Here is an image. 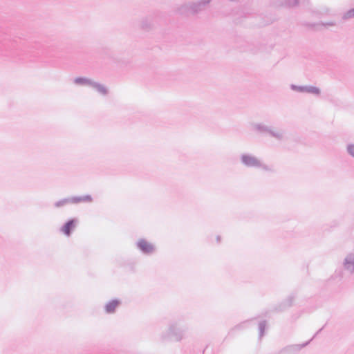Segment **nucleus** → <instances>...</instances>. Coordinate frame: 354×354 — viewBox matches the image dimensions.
Instances as JSON below:
<instances>
[{"label": "nucleus", "mask_w": 354, "mask_h": 354, "mask_svg": "<svg viewBox=\"0 0 354 354\" xmlns=\"http://www.w3.org/2000/svg\"><path fill=\"white\" fill-rule=\"evenodd\" d=\"M295 299V295L294 294H291L284 301H283L281 304L276 306L275 310L277 311L285 310L286 308L292 306Z\"/></svg>", "instance_id": "nucleus-9"}, {"label": "nucleus", "mask_w": 354, "mask_h": 354, "mask_svg": "<svg viewBox=\"0 0 354 354\" xmlns=\"http://www.w3.org/2000/svg\"><path fill=\"white\" fill-rule=\"evenodd\" d=\"M140 26L143 30H147L150 29L151 27V21L147 18H145V19H142V21L140 22Z\"/></svg>", "instance_id": "nucleus-20"}, {"label": "nucleus", "mask_w": 354, "mask_h": 354, "mask_svg": "<svg viewBox=\"0 0 354 354\" xmlns=\"http://www.w3.org/2000/svg\"><path fill=\"white\" fill-rule=\"evenodd\" d=\"M253 127L255 131L262 135H269L278 141L286 140V131L282 129L276 128L263 123L254 124Z\"/></svg>", "instance_id": "nucleus-3"}, {"label": "nucleus", "mask_w": 354, "mask_h": 354, "mask_svg": "<svg viewBox=\"0 0 354 354\" xmlns=\"http://www.w3.org/2000/svg\"><path fill=\"white\" fill-rule=\"evenodd\" d=\"M310 344L308 340L302 344H290L282 348L277 354H298L299 352Z\"/></svg>", "instance_id": "nucleus-5"}, {"label": "nucleus", "mask_w": 354, "mask_h": 354, "mask_svg": "<svg viewBox=\"0 0 354 354\" xmlns=\"http://www.w3.org/2000/svg\"><path fill=\"white\" fill-rule=\"evenodd\" d=\"M90 87L95 89L98 93L103 96H106L109 93V89L104 85L93 80L92 81Z\"/></svg>", "instance_id": "nucleus-12"}, {"label": "nucleus", "mask_w": 354, "mask_h": 354, "mask_svg": "<svg viewBox=\"0 0 354 354\" xmlns=\"http://www.w3.org/2000/svg\"><path fill=\"white\" fill-rule=\"evenodd\" d=\"M342 265L345 270L354 274V252L349 253L345 257Z\"/></svg>", "instance_id": "nucleus-8"}, {"label": "nucleus", "mask_w": 354, "mask_h": 354, "mask_svg": "<svg viewBox=\"0 0 354 354\" xmlns=\"http://www.w3.org/2000/svg\"><path fill=\"white\" fill-rule=\"evenodd\" d=\"M187 329V326L180 319L170 322L167 328L161 333L160 340L179 342L185 337Z\"/></svg>", "instance_id": "nucleus-1"}, {"label": "nucleus", "mask_w": 354, "mask_h": 354, "mask_svg": "<svg viewBox=\"0 0 354 354\" xmlns=\"http://www.w3.org/2000/svg\"><path fill=\"white\" fill-rule=\"evenodd\" d=\"M290 89L301 93H310V85L297 86L296 84H290Z\"/></svg>", "instance_id": "nucleus-15"}, {"label": "nucleus", "mask_w": 354, "mask_h": 354, "mask_svg": "<svg viewBox=\"0 0 354 354\" xmlns=\"http://www.w3.org/2000/svg\"><path fill=\"white\" fill-rule=\"evenodd\" d=\"M248 322H249V321H248V320L245 321V322H242V323H241V324H239L236 325V326L234 327V330H241V329H243V328H244L246 326V325H247V324H248Z\"/></svg>", "instance_id": "nucleus-22"}, {"label": "nucleus", "mask_w": 354, "mask_h": 354, "mask_svg": "<svg viewBox=\"0 0 354 354\" xmlns=\"http://www.w3.org/2000/svg\"><path fill=\"white\" fill-rule=\"evenodd\" d=\"M324 27H334L336 26L337 24L335 21H327L322 24Z\"/></svg>", "instance_id": "nucleus-23"}, {"label": "nucleus", "mask_w": 354, "mask_h": 354, "mask_svg": "<svg viewBox=\"0 0 354 354\" xmlns=\"http://www.w3.org/2000/svg\"><path fill=\"white\" fill-rule=\"evenodd\" d=\"M330 12H331V9L330 8L325 7L323 8V13L329 15V14H330Z\"/></svg>", "instance_id": "nucleus-24"}, {"label": "nucleus", "mask_w": 354, "mask_h": 354, "mask_svg": "<svg viewBox=\"0 0 354 354\" xmlns=\"http://www.w3.org/2000/svg\"><path fill=\"white\" fill-rule=\"evenodd\" d=\"M70 198L71 204H79L82 203H89L93 201V198L89 194L84 196H71Z\"/></svg>", "instance_id": "nucleus-11"}, {"label": "nucleus", "mask_w": 354, "mask_h": 354, "mask_svg": "<svg viewBox=\"0 0 354 354\" xmlns=\"http://www.w3.org/2000/svg\"><path fill=\"white\" fill-rule=\"evenodd\" d=\"M69 204H71V198L68 197V198H62L58 201H56L54 203V207L56 208H60V207H64Z\"/></svg>", "instance_id": "nucleus-16"}, {"label": "nucleus", "mask_w": 354, "mask_h": 354, "mask_svg": "<svg viewBox=\"0 0 354 354\" xmlns=\"http://www.w3.org/2000/svg\"><path fill=\"white\" fill-rule=\"evenodd\" d=\"M121 304V301L118 299H114L106 304L104 306V310L108 314H112L115 312V310Z\"/></svg>", "instance_id": "nucleus-10"}, {"label": "nucleus", "mask_w": 354, "mask_h": 354, "mask_svg": "<svg viewBox=\"0 0 354 354\" xmlns=\"http://www.w3.org/2000/svg\"><path fill=\"white\" fill-rule=\"evenodd\" d=\"M137 248L144 254L150 255L155 252V245L145 239H140L136 243Z\"/></svg>", "instance_id": "nucleus-6"}, {"label": "nucleus", "mask_w": 354, "mask_h": 354, "mask_svg": "<svg viewBox=\"0 0 354 354\" xmlns=\"http://www.w3.org/2000/svg\"><path fill=\"white\" fill-rule=\"evenodd\" d=\"M92 80L86 77H77L73 80V82L76 85L89 86L91 84Z\"/></svg>", "instance_id": "nucleus-13"}, {"label": "nucleus", "mask_w": 354, "mask_h": 354, "mask_svg": "<svg viewBox=\"0 0 354 354\" xmlns=\"http://www.w3.org/2000/svg\"><path fill=\"white\" fill-rule=\"evenodd\" d=\"M220 239H221L220 236H216V240H217L218 242L220 241Z\"/></svg>", "instance_id": "nucleus-25"}, {"label": "nucleus", "mask_w": 354, "mask_h": 354, "mask_svg": "<svg viewBox=\"0 0 354 354\" xmlns=\"http://www.w3.org/2000/svg\"><path fill=\"white\" fill-rule=\"evenodd\" d=\"M299 0H279L277 6L286 8H293L299 5Z\"/></svg>", "instance_id": "nucleus-14"}, {"label": "nucleus", "mask_w": 354, "mask_h": 354, "mask_svg": "<svg viewBox=\"0 0 354 354\" xmlns=\"http://www.w3.org/2000/svg\"><path fill=\"white\" fill-rule=\"evenodd\" d=\"M266 326H267V322L266 320L261 321L259 324V338L260 339L264 335Z\"/></svg>", "instance_id": "nucleus-19"}, {"label": "nucleus", "mask_w": 354, "mask_h": 354, "mask_svg": "<svg viewBox=\"0 0 354 354\" xmlns=\"http://www.w3.org/2000/svg\"><path fill=\"white\" fill-rule=\"evenodd\" d=\"M78 220L75 218H71L64 223L60 231L66 236H70L75 229Z\"/></svg>", "instance_id": "nucleus-7"}, {"label": "nucleus", "mask_w": 354, "mask_h": 354, "mask_svg": "<svg viewBox=\"0 0 354 354\" xmlns=\"http://www.w3.org/2000/svg\"><path fill=\"white\" fill-rule=\"evenodd\" d=\"M239 158L241 165L247 168L261 169L265 171L270 173L275 171L273 166L265 164L259 158L252 153H241Z\"/></svg>", "instance_id": "nucleus-2"}, {"label": "nucleus", "mask_w": 354, "mask_h": 354, "mask_svg": "<svg viewBox=\"0 0 354 354\" xmlns=\"http://www.w3.org/2000/svg\"><path fill=\"white\" fill-rule=\"evenodd\" d=\"M321 89L319 88L312 86H311V94L315 95L316 97H319L321 95Z\"/></svg>", "instance_id": "nucleus-21"}, {"label": "nucleus", "mask_w": 354, "mask_h": 354, "mask_svg": "<svg viewBox=\"0 0 354 354\" xmlns=\"http://www.w3.org/2000/svg\"><path fill=\"white\" fill-rule=\"evenodd\" d=\"M352 19H354V8L344 12L342 16L343 21H348Z\"/></svg>", "instance_id": "nucleus-17"}, {"label": "nucleus", "mask_w": 354, "mask_h": 354, "mask_svg": "<svg viewBox=\"0 0 354 354\" xmlns=\"http://www.w3.org/2000/svg\"><path fill=\"white\" fill-rule=\"evenodd\" d=\"M211 1L212 0H200L184 4L180 8L179 12L181 14H186L187 12L197 14L204 10Z\"/></svg>", "instance_id": "nucleus-4"}, {"label": "nucleus", "mask_w": 354, "mask_h": 354, "mask_svg": "<svg viewBox=\"0 0 354 354\" xmlns=\"http://www.w3.org/2000/svg\"><path fill=\"white\" fill-rule=\"evenodd\" d=\"M346 153L354 159V142H348L346 145Z\"/></svg>", "instance_id": "nucleus-18"}]
</instances>
